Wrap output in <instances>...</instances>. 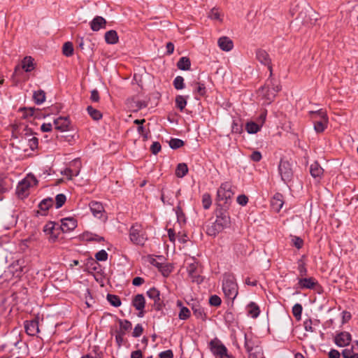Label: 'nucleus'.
I'll use <instances>...</instances> for the list:
<instances>
[{"label": "nucleus", "instance_id": "obj_61", "mask_svg": "<svg viewBox=\"0 0 358 358\" xmlns=\"http://www.w3.org/2000/svg\"><path fill=\"white\" fill-rule=\"evenodd\" d=\"M237 202L241 206H245L248 202V199L245 195L241 194L237 197Z\"/></svg>", "mask_w": 358, "mask_h": 358}, {"label": "nucleus", "instance_id": "obj_6", "mask_svg": "<svg viewBox=\"0 0 358 358\" xmlns=\"http://www.w3.org/2000/svg\"><path fill=\"white\" fill-rule=\"evenodd\" d=\"M234 192L231 189V185L228 182L222 183L217 192V197L219 201H222L224 204L231 202Z\"/></svg>", "mask_w": 358, "mask_h": 358}, {"label": "nucleus", "instance_id": "obj_14", "mask_svg": "<svg viewBox=\"0 0 358 358\" xmlns=\"http://www.w3.org/2000/svg\"><path fill=\"white\" fill-rule=\"evenodd\" d=\"M132 305L137 310L140 312L138 316L143 317V310L145 308V300L144 296L141 294L136 295L132 300Z\"/></svg>", "mask_w": 358, "mask_h": 358}, {"label": "nucleus", "instance_id": "obj_34", "mask_svg": "<svg viewBox=\"0 0 358 358\" xmlns=\"http://www.w3.org/2000/svg\"><path fill=\"white\" fill-rule=\"evenodd\" d=\"M188 172V168L186 164H179L176 169V175L178 178L184 177Z\"/></svg>", "mask_w": 358, "mask_h": 358}, {"label": "nucleus", "instance_id": "obj_44", "mask_svg": "<svg viewBox=\"0 0 358 358\" xmlns=\"http://www.w3.org/2000/svg\"><path fill=\"white\" fill-rule=\"evenodd\" d=\"M212 204L210 195L208 193H205L202 196V205L204 209H208Z\"/></svg>", "mask_w": 358, "mask_h": 358}, {"label": "nucleus", "instance_id": "obj_47", "mask_svg": "<svg viewBox=\"0 0 358 358\" xmlns=\"http://www.w3.org/2000/svg\"><path fill=\"white\" fill-rule=\"evenodd\" d=\"M249 358H264L262 348H256L255 351L248 352Z\"/></svg>", "mask_w": 358, "mask_h": 358}, {"label": "nucleus", "instance_id": "obj_7", "mask_svg": "<svg viewBox=\"0 0 358 358\" xmlns=\"http://www.w3.org/2000/svg\"><path fill=\"white\" fill-rule=\"evenodd\" d=\"M209 347L212 353L219 358H226L229 355L227 348L222 341L217 338L210 341Z\"/></svg>", "mask_w": 358, "mask_h": 358}, {"label": "nucleus", "instance_id": "obj_24", "mask_svg": "<svg viewBox=\"0 0 358 358\" xmlns=\"http://www.w3.org/2000/svg\"><path fill=\"white\" fill-rule=\"evenodd\" d=\"M310 175L314 178H317L319 180L321 178L322 176L323 175L324 170L320 166V165L317 162H315L310 165Z\"/></svg>", "mask_w": 358, "mask_h": 358}, {"label": "nucleus", "instance_id": "obj_21", "mask_svg": "<svg viewBox=\"0 0 358 358\" xmlns=\"http://www.w3.org/2000/svg\"><path fill=\"white\" fill-rule=\"evenodd\" d=\"M90 210L94 217L101 218L104 211L102 204L97 201H92L90 203Z\"/></svg>", "mask_w": 358, "mask_h": 358}, {"label": "nucleus", "instance_id": "obj_1", "mask_svg": "<svg viewBox=\"0 0 358 358\" xmlns=\"http://www.w3.org/2000/svg\"><path fill=\"white\" fill-rule=\"evenodd\" d=\"M280 90V87L275 84L272 79H268L266 85L258 91V96L263 100L264 104H270L275 99L276 94Z\"/></svg>", "mask_w": 358, "mask_h": 358}, {"label": "nucleus", "instance_id": "obj_43", "mask_svg": "<svg viewBox=\"0 0 358 358\" xmlns=\"http://www.w3.org/2000/svg\"><path fill=\"white\" fill-rule=\"evenodd\" d=\"M302 310L303 308L300 303H296L292 308V314L297 320H301Z\"/></svg>", "mask_w": 358, "mask_h": 358}, {"label": "nucleus", "instance_id": "obj_8", "mask_svg": "<svg viewBox=\"0 0 358 358\" xmlns=\"http://www.w3.org/2000/svg\"><path fill=\"white\" fill-rule=\"evenodd\" d=\"M282 180L287 182L292 180L293 171L291 164L287 161L281 160L278 166Z\"/></svg>", "mask_w": 358, "mask_h": 358}, {"label": "nucleus", "instance_id": "obj_40", "mask_svg": "<svg viewBox=\"0 0 358 358\" xmlns=\"http://www.w3.org/2000/svg\"><path fill=\"white\" fill-rule=\"evenodd\" d=\"M63 54L66 57H70L73 53V46L72 43L66 42L62 48Z\"/></svg>", "mask_w": 358, "mask_h": 358}, {"label": "nucleus", "instance_id": "obj_5", "mask_svg": "<svg viewBox=\"0 0 358 358\" xmlns=\"http://www.w3.org/2000/svg\"><path fill=\"white\" fill-rule=\"evenodd\" d=\"M38 180L32 174H28L17 186V193L20 196L28 195V190L31 187L36 186Z\"/></svg>", "mask_w": 358, "mask_h": 358}, {"label": "nucleus", "instance_id": "obj_36", "mask_svg": "<svg viewBox=\"0 0 358 358\" xmlns=\"http://www.w3.org/2000/svg\"><path fill=\"white\" fill-rule=\"evenodd\" d=\"M208 17L213 20L222 21V14L218 8H213L209 12Z\"/></svg>", "mask_w": 358, "mask_h": 358}, {"label": "nucleus", "instance_id": "obj_28", "mask_svg": "<svg viewBox=\"0 0 358 358\" xmlns=\"http://www.w3.org/2000/svg\"><path fill=\"white\" fill-rule=\"evenodd\" d=\"M222 230L223 229L220 226V224L215 221L210 225L207 227L206 233L209 236H215Z\"/></svg>", "mask_w": 358, "mask_h": 358}, {"label": "nucleus", "instance_id": "obj_4", "mask_svg": "<svg viewBox=\"0 0 358 358\" xmlns=\"http://www.w3.org/2000/svg\"><path fill=\"white\" fill-rule=\"evenodd\" d=\"M129 238L133 243L143 245L147 240V235L143 227L136 223L130 228Z\"/></svg>", "mask_w": 358, "mask_h": 358}, {"label": "nucleus", "instance_id": "obj_35", "mask_svg": "<svg viewBox=\"0 0 358 358\" xmlns=\"http://www.w3.org/2000/svg\"><path fill=\"white\" fill-rule=\"evenodd\" d=\"M87 113L90 115V116L93 120H99L101 119V117H102L101 113L99 110L94 108L92 106H89L87 108Z\"/></svg>", "mask_w": 358, "mask_h": 358}, {"label": "nucleus", "instance_id": "obj_39", "mask_svg": "<svg viewBox=\"0 0 358 358\" xmlns=\"http://www.w3.org/2000/svg\"><path fill=\"white\" fill-rule=\"evenodd\" d=\"M355 347L350 349H345L342 351V355L344 358H358V352L354 351Z\"/></svg>", "mask_w": 358, "mask_h": 358}, {"label": "nucleus", "instance_id": "obj_27", "mask_svg": "<svg viewBox=\"0 0 358 358\" xmlns=\"http://www.w3.org/2000/svg\"><path fill=\"white\" fill-rule=\"evenodd\" d=\"M105 41L108 44H116L119 41L117 33L115 30H110L105 33Z\"/></svg>", "mask_w": 358, "mask_h": 358}, {"label": "nucleus", "instance_id": "obj_48", "mask_svg": "<svg viewBox=\"0 0 358 358\" xmlns=\"http://www.w3.org/2000/svg\"><path fill=\"white\" fill-rule=\"evenodd\" d=\"M83 238L87 241H96L97 242H101L103 241V238L101 236H99L96 234H92L89 233L83 234Z\"/></svg>", "mask_w": 358, "mask_h": 358}, {"label": "nucleus", "instance_id": "obj_16", "mask_svg": "<svg viewBox=\"0 0 358 358\" xmlns=\"http://www.w3.org/2000/svg\"><path fill=\"white\" fill-rule=\"evenodd\" d=\"M245 348L248 352L255 351L256 348H261L257 339L252 338V336L244 335Z\"/></svg>", "mask_w": 358, "mask_h": 358}, {"label": "nucleus", "instance_id": "obj_45", "mask_svg": "<svg viewBox=\"0 0 358 358\" xmlns=\"http://www.w3.org/2000/svg\"><path fill=\"white\" fill-rule=\"evenodd\" d=\"M169 145L172 149H178L184 145V141L179 138H171Z\"/></svg>", "mask_w": 358, "mask_h": 358}, {"label": "nucleus", "instance_id": "obj_41", "mask_svg": "<svg viewBox=\"0 0 358 358\" xmlns=\"http://www.w3.org/2000/svg\"><path fill=\"white\" fill-rule=\"evenodd\" d=\"M119 324H120V330L118 331L119 332H124V334H125L127 331L131 329V323L127 320H120Z\"/></svg>", "mask_w": 358, "mask_h": 358}, {"label": "nucleus", "instance_id": "obj_18", "mask_svg": "<svg viewBox=\"0 0 358 358\" xmlns=\"http://www.w3.org/2000/svg\"><path fill=\"white\" fill-rule=\"evenodd\" d=\"M148 297L154 301L156 309L159 310L162 308V303L160 301V293L158 289L153 287L147 292Z\"/></svg>", "mask_w": 358, "mask_h": 358}, {"label": "nucleus", "instance_id": "obj_26", "mask_svg": "<svg viewBox=\"0 0 358 358\" xmlns=\"http://www.w3.org/2000/svg\"><path fill=\"white\" fill-rule=\"evenodd\" d=\"M317 284L313 278H301L299 280V285L302 289H313Z\"/></svg>", "mask_w": 358, "mask_h": 358}, {"label": "nucleus", "instance_id": "obj_32", "mask_svg": "<svg viewBox=\"0 0 358 358\" xmlns=\"http://www.w3.org/2000/svg\"><path fill=\"white\" fill-rule=\"evenodd\" d=\"M248 312L252 317L256 318L259 316L260 310L256 303L251 302L248 306Z\"/></svg>", "mask_w": 358, "mask_h": 358}, {"label": "nucleus", "instance_id": "obj_50", "mask_svg": "<svg viewBox=\"0 0 358 358\" xmlns=\"http://www.w3.org/2000/svg\"><path fill=\"white\" fill-rule=\"evenodd\" d=\"M190 316V311L186 307H182L179 313L178 317L180 320H187Z\"/></svg>", "mask_w": 358, "mask_h": 358}, {"label": "nucleus", "instance_id": "obj_2", "mask_svg": "<svg viewBox=\"0 0 358 358\" xmlns=\"http://www.w3.org/2000/svg\"><path fill=\"white\" fill-rule=\"evenodd\" d=\"M222 290L225 297L233 302L238 294V284L234 275L225 274L224 275Z\"/></svg>", "mask_w": 358, "mask_h": 358}, {"label": "nucleus", "instance_id": "obj_13", "mask_svg": "<svg viewBox=\"0 0 358 358\" xmlns=\"http://www.w3.org/2000/svg\"><path fill=\"white\" fill-rule=\"evenodd\" d=\"M60 229L67 233L73 231L77 227V220L73 217H65L61 220Z\"/></svg>", "mask_w": 358, "mask_h": 358}, {"label": "nucleus", "instance_id": "obj_15", "mask_svg": "<svg viewBox=\"0 0 358 358\" xmlns=\"http://www.w3.org/2000/svg\"><path fill=\"white\" fill-rule=\"evenodd\" d=\"M55 129L60 131H69L70 120L67 117H59L54 120Z\"/></svg>", "mask_w": 358, "mask_h": 358}, {"label": "nucleus", "instance_id": "obj_53", "mask_svg": "<svg viewBox=\"0 0 358 358\" xmlns=\"http://www.w3.org/2000/svg\"><path fill=\"white\" fill-rule=\"evenodd\" d=\"M231 131L234 133L241 134L243 131L242 125L237 121L234 120L231 125Z\"/></svg>", "mask_w": 358, "mask_h": 358}, {"label": "nucleus", "instance_id": "obj_31", "mask_svg": "<svg viewBox=\"0 0 358 358\" xmlns=\"http://www.w3.org/2000/svg\"><path fill=\"white\" fill-rule=\"evenodd\" d=\"M191 62L189 58L186 57H181L178 62L177 66L180 70L187 71L190 69Z\"/></svg>", "mask_w": 358, "mask_h": 358}, {"label": "nucleus", "instance_id": "obj_37", "mask_svg": "<svg viewBox=\"0 0 358 358\" xmlns=\"http://www.w3.org/2000/svg\"><path fill=\"white\" fill-rule=\"evenodd\" d=\"M176 105L180 111H182L187 105V99L182 95H178L176 98Z\"/></svg>", "mask_w": 358, "mask_h": 358}, {"label": "nucleus", "instance_id": "obj_17", "mask_svg": "<svg viewBox=\"0 0 358 358\" xmlns=\"http://www.w3.org/2000/svg\"><path fill=\"white\" fill-rule=\"evenodd\" d=\"M24 329L28 335L35 336L39 332L38 322L36 320L26 321Z\"/></svg>", "mask_w": 358, "mask_h": 358}, {"label": "nucleus", "instance_id": "obj_23", "mask_svg": "<svg viewBox=\"0 0 358 358\" xmlns=\"http://www.w3.org/2000/svg\"><path fill=\"white\" fill-rule=\"evenodd\" d=\"M12 180L6 176H0V194L9 191L12 187Z\"/></svg>", "mask_w": 358, "mask_h": 358}, {"label": "nucleus", "instance_id": "obj_55", "mask_svg": "<svg viewBox=\"0 0 358 358\" xmlns=\"http://www.w3.org/2000/svg\"><path fill=\"white\" fill-rule=\"evenodd\" d=\"M143 328L142 325L140 324H138L135 326V327L134 329L132 336L135 338L139 337L143 334Z\"/></svg>", "mask_w": 358, "mask_h": 358}, {"label": "nucleus", "instance_id": "obj_49", "mask_svg": "<svg viewBox=\"0 0 358 358\" xmlns=\"http://www.w3.org/2000/svg\"><path fill=\"white\" fill-rule=\"evenodd\" d=\"M66 196L63 194H59L56 196L55 201H56V208H61L66 201Z\"/></svg>", "mask_w": 358, "mask_h": 358}, {"label": "nucleus", "instance_id": "obj_22", "mask_svg": "<svg viewBox=\"0 0 358 358\" xmlns=\"http://www.w3.org/2000/svg\"><path fill=\"white\" fill-rule=\"evenodd\" d=\"M34 59L31 56H26L21 62V68L25 72H30L35 69Z\"/></svg>", "mask_w": 358, "mask_h": 358}, {"label": "nucleus", "instance_id": "obj_63", "mask_svg": "<svg viewBox=\"0 0 358 358\" xmlns=\"http://www.w3.org/2000/svg\"><path fill=\"white\" fill-rule=\"evenodd\" d=\"M304 329L306 331H314V329L312 326V321L310 320H306L303 322Z\"/></svg>", "mask_w": 358, "mask_h": 358}, {"label": "nucleus", "instance_id": "obj_20", "mask_svg": "<svg viewBox=\"0 0 358 358\" xmlns=\"http://www.w3.org/2000/svg\"><path fill=\"white\" fill-rule=\"evenodd\" d=\"M220 48L224 51H230L233 47V41L227 36L220 37L217 41Z\"/></svg>", "mask_w": 358, "mask_h": 358}, {"label": "nucleus", "instance_id": "obj_64", "mask_svg": "<svg viewBox=\"0 0 358 358\" xmlns=\"http://www.w3.org/2000/svg\"><path fill=\"white\" fill-rule=\"evenodd\" d=\"M99 94L97 90H93L91 92L90 99L94 102H98L99 101Z\"/></svg>", "mask_w": 358, "mask_h": 358}, {"label": "nucleus", "instance_id": "obj_9", "mask_svg": "<svg viewBox=\"0 0 358 358\" xmlns=\"http://www.w3.org/2000/svg\"><path fill=\"white\" fill-rule=\"evenodd\" d=\"M55 225V222H49L43 227V231L48 236V241L51 243L55 242L59 234L60 228H56Z\"/></svg>", "mask_w": 358, "mask_h": 358}, {"label": "nucleus", "instance_id": "obj_60", "mask_svg": "<svg viewBox=\"0 0 358 358\" xmlns=\"http://www.w3.org/2000/svg\"><path fill=\"white\" fill-rule=\"evenodd\" d=\"M250 159L255 162H259L262 159L261 152L259 151H254L250 155Z\"/></svg>", "mask_w": 358, "mask_h": 358}, {"label": "nucleus", "instance_id": "obj_62", "mask_svg": "<svg viewBox=\"0 0 358 358\" xmlns=\"http://www.w3.org/2000/svg\"><path fill=\"white\" fill-rule=\"evenodd\" d=\"M159 358H173V354L171 350L163 351L159 355Z\"/></svg>", "mask_w": 358, "mask_h": 358}, {"label": "nucleus", "instance_id": "obj_19", "mask_svg": "<svg viewBox=\"0 0 358 358\" xmlns=\"http://www.w3.org/2000/svg\"><path fill=\"white\" fill-rule=\"evenodd\" d=\"M106 20L101 16L95 17L90 22V27L94 31H98L101 29H105Z\"/></svg>", "mask_w": 358, "mask_h": 358}, {"label": "nucleus", "instance_id": "obj_11", "mask_svg": "<svg viewBox=\"0 0 358 358\" xmlns=\"http://www.w3.org/2000/svg\"><path fill=\"white\" fill-rule=\"evenodd\" d=\"M257 59L262 64L267 66L270 71V76L272 75L271 60L268 54L264 50L259 49L256 52Z\"/></svg>", "mask_w": 358, "mask_h": 358}, {"label": "nucleus", "instance_id": "obj_33", "mask_svg": "<svg viewBox=\"0 0 358 358\" xmlns=\"http://www.w3.org/2000/svg\"><path fill=\"white\" fill-rule=\"evenodd\" d=\"M33 99L36 104L43 103L45 100V92L41 90L34 92Z\"/></svg>", "mask_w": 358, "mask_h": 358}, {"label": "nucleus", "instance_id": "obj_38", "mask_svg": "<svg viewBox=\"0 0 358 358\" xmlns=\"http://www.w3.org/2000/svg\"><path fill=\"white\" fill-rule=\"evenodd\" d=\"M54 203V201L51 198L43 199L38 205L41 210H48Z\"/></svg>", "mask_w": 358, "mask_h": 358}, {"label": "nucleus", "instance_id": "obj_12", "mask_svg": "<svg viewBox=\"0 0 358 358\" xmlns=\"http://www.w3.org/2000/svg\"><path fill=\"white\" fill-rule=\"evenodd\" d=\"M352 340L350 333L347 331H342L337 334L334 338V342L338 347L348 346Z\"/></svg>", "mask_w": 358, "mask_h": 358}, {"label": "nucleus", "instance_id": "obj_52", "mask_svg": "<svg viewBox=\"0 0 358 358\" xmlns=\"http://www.w3.org/2000/svg\"><path fill=\"white\" fill-rule=\"evenodd\" d=\"M222 300L217 295H213L210 297L209 303L213 306H219L221 304Z\"/></svg>", "mask_w": 358, "mask_h": 358}, {"label": "nucleus", "instance_id": "obj_58", "mask_svg": "<svg viewBox=\"0 0 358 358\" xmlns=\"http://www.w3.org/2000/svg\"><path fill=\"white\" fill-rule=\"evenodd\" d=\"M293 245L298 249H300L303 247V240L297 236H294L292 238Z\"/></svg>", "mask_w": 358, "mask_h": 358}, {"label": "nucleus", "instance_id": "obj_51", "mask_svg": "<svg viewBox=\"0 0 358 358\" xmlns=\"http://www.w3.org/2000/svg\"><path fill=\"white\" fill-rule=\"evenodd\" d=\"M176 214L177 216L178 221L181 223L185 222V215L182 212V208L180 206H178L176 209Z\"/></svg>", "mask_w": 358, "mask_h": 358}, {"label": "nucleus", "instance_id": "obj_54", "mask_svg": "<svg viewBox=\"0 0 358 358\" xmlns=\"http://www.w3.org/2000/svg\"><path fill=\"white\" fill-rule=\"evenodd\" d=\"M95 257L98 261H106L108 259V253L104 250H101L96 253Z\"/></svg>", "mask_w": 358, "mask_h": 358}, {"label": "nucleus", "instance_id": "obj_10", "mask_svg": "<svg viewBox=\"0 0 358 358\" xmlns=\"http://www.w3.org/2000/svg\"><path fill=\"white\" fill-rule=\"evenodd\" d=\"M215 222L224 229L229 227L231 223L230 216L227 211L220 210L217 212Z\"/></svg>", "mask_w": 358, "mask_h": 358}, {"label": "nucleus", "instance_id": "obj_30", "mask_svg": "<svg viewBox=\"0 0 358 358\" xmlns=\"http://www.w3.org/2000/svg\"><path fill=\"white\" fill-rule=\"evenodd\" d=\"M25 140L28 142V145L31 150H34L38 148V141L35 136H32L31 134L25 133Z\"/></svg>", "mask_w": 358, "mask_h": 358}, {"label": "nucleus", "instance_id": "obj_42", "mask_svg": "<svg viewBox=\"0 0 358 358\" xmlns=\"http://www.w3.org/2000/svg\"><path fill=\"white\" fill-rule=\"evenodd\" d=\"M107 299L109 303L115 307H119L121 305L120 299L116 295L108 294L107 295Z\"/></svg>", "mask_w": 358, "mask_h": 358}, {"label": "nucleus", "instance_id": "obj_56", "mask_svg": "<svg viewBox=\"0 0 358 358\" xmlns=\"http://www.w3.org/2000/svg\"><path fill=\"white\" fill-rule=\"evenodd\" d=\"M196 85H198V87L196 88L197 94L201 96H204L206 93V87H205L204 84L197 83Z\"/></svg>", "mask_w": 358, "mask_h": 358}, {"label": "nucleus", "instance_id": "obj_3", "mask_svg": "<svg viewBox=\"0 0 358 358\" xmlns=\"http://www.w3.org/2000/svg\"><path fill=\"white\" fill-rule=\"evenodd\" d=\"M310 117L314 124V129L317 133L323 132L327 127L329 118L326 110L319 109L309 112Z\"/></svg>", "mask_w": 358, "mask_h": 358}, {"label": "nucleus", "instance_id": "obj_29", "mask_svg": "<svg viewBox=\"0 0 358 358\" xmlns=\"http://www.w3.org/2000/svg\"><path fill=\"white\" fill-rule=\"evenodd\" d=\"M262 128V125L255 122H248L245 124V129L248 134H256Z\"/></svg>", "mask_w": 358, "mask_h": 358}, {"label": "nucleus", "instance_id": "obj_59", "mask_svg": "<svg viewBox=\"0 0 358 358\" xmlns=\"http://www.w3.org/2000/svg\"><path fill=\"white\" fill-rule=\"evenodd\" d=\"M150 150L152 154L157 155L161 150V145L158 142H154L151 147Z\"/></svg>", "mask_w": 358, "mask_h": 358}, {"label": "nucleus", "instance_id": "obj_25", "mask_svg": "<svg viewBox=\"0 0 358 358\" xmlns=\"http://www.w3.org/2000/svg\"><path fill=\"white\" fill-rule=\"evenodd\" d=\"M282 195L281 194H275L271 200V206L273 209L279 212L283 206Z\"/></svg>", "mask_w": 358, "mask_h": 358}, {"label": "nucleus", "instance_id": "obj_46", "mask_svg": "<svg viewBox=\"0 0 358 358\" xmlns=\"http://www.w3.org/2000/svg\"><path fill=\"white\" fill-rule=\"evenodd\" d=\"M173 86L176 90H182L185 87L184 78L182 76H177L173 80Z\"/></svg>", "mask_w": 358, "mask_h": 358}, {"label": "nucleus", "instance_id": "obj_57", "mask_svg": "<svg viewBox=\"0 0 358 358\" xmlns=\"http://www.w3.org/2000/svg\"><path fill=\"white\" fill-rule=\"evenodd\" d=\"M22 116L24 118H27L28 117H31L34 115V108H24L22 109Z\"/></svg>", "mask_w": 358, "mask_h": 358}]
</instances>
